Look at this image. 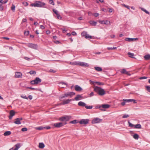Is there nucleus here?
<instances>
[{
  "label": "nucleus",
  "instance_id": "obj_1",
  "mask_svg": "<svg viewBox=\"0 0 150 150\" xmlns=\"http://www.w3.org/2000/svg\"><path fill=\"white\" fill-rule=\"evenodd\" d=\"M46 4L45 3L39 1H36L34 3H32L30 4L31 6H34L38 7H45Z\"/></svg>",
  "mask_w": 150,
  "mask_h": 150
},
{
  "label": "nucleus",
  "instance_id": "obj_2",
  "mask_svg": "<svg viewBox=\"0 0 150 150\" xmlns=\"http://www.w3.org/2000/svg\"><path fill=\"white\" fill-rule=\"evenodd\" d=\"M94 90L100 96H103L105 93V91L103 89L97 86L94 87Z\"/></svg>",
  "mask_w": 150,
  "mask_h": 150
},
{
  "label": "nucleus",
  "instance_id": "obj_3",
  "mask_svg": "<svg viewBox=\"0 0 150 150\" xmlns=\"http://www.w3.org/2000/svg\"><path fill=\"white\" fill-rule=\"evenodd\" d=\"M41 81V80L39 77H36L34 80H32L30 81V83L31 84L34 85L38 84Z\"/></svg>",
  "mask_w": 150,
  "mask_h": 150
},
{
  "label": "nucleus",
  "instance_id": "obj_4",
  "mask_svg": "<svg viewBox=\"0 0 150 150\" xmlns=\"http://www.w3.org/2000/svg\"><path fill=\"white\" fill-rule=\"evenodd\" d=\"M74 64L76 65H79L82 67H88L89 65L86 63L83 62H78L74 63Z\"/></svg>",
  "mask_w": 150,
  "mask_h": 150
},
{
  "label": "nucleus",
  "instance_id": "obj_5",
  "mask_svg": "<svg viewBox=\"0 0 150 150\" xmlns=\"http://www.w3.org/2000/svg\"><path fill=\"white\" fill-rule=\"evenodd\" d=\"M122 106L125 105V103L127 102H133L134 103H136L137 102H136V100L134 99H125L122 100Z\"/></svg>",
  "mask_w": 150,
  "mask_h": 150
},
{
  "label": "nucleus",
  "instance_id": "obj_6",
  "mask_svg": "<svg viewBox=\"0 0 150 150\" xmlns=\"http://www.w3.org/2000/svg\"><path fill=\"white\" fill-rule=\"evenodd\" d=\"M27 45L28 47L35 50L37 49L38 47L37 44L32 43H28L27 44Z\"/></svg>",
  "mask_w": 150,
  "mask_h": 150
},
{
  "label": "nucleus",
  "instance_id": "obj_7",
  "mask_svg": "<svg viewBox=\"0 0 150 150\" xmlns=\"http://www.w3.org/2000/svg\"><path fill=\"white\" fill-rule=\"evenodd\" d=\"M66 122H65V123H64L63 122H60L59 123H54V126L56 127L59 128L63 126L64 125H66Z\"/></svg>",
  "mask_w": 150,
  "mask_h": 150
},
{
  "label": "nucleus",
  "instance_id": "obj_8",
  "mask_svg": "<svg viewBox=\"0 0 150 150\" xmlns=\"http://www.w3.org/2000/svg\"><path fill=\"white\" fill-rule=\"evenodd\" d=\"M89 122V120L88 119H82L80 121H79L78 122L81 125L84 124L86 125Z\"/></svg>",
  "mask_w": 150,
  "mask_h": 150
},
{
  "label": "nucleus",
  "instance_id": "obj_9",
  "mask_svg": "<svg viewBox=\"0 0 150 150\" xmlns=\"http://www.w3.org/2000/svg\"><path fill=\"white\" fill-rule=\"evenodd\" d=\"M102 121V119L96 118L93 120L92 123L93 124L98 123L101 122Z\"/></svg>",
  "mask_w": 150,
  "mask_h": 150
},
{
  "label": "nucleus",
  "instance_id": "obj_10",
  "mask_svg": "<svg viewBox=\"0 0 150 150\" xmlns=\"http://www.w3.org/2000/svg\"><path fill=\"white\" fill-rule=\"evenodd\" d=\"M75 94V93L73 92H69L65 93V96H66L67 97L69 96L71 98Z\"/></svg>",
  "mask_w": 150,
  "mask_h": 150
},
{
  "label": "nucleus",
  "instance_id": "obj_11",
  "mask_svg": "<svg viewBox=\"0 0 150 150\" xmlns=\"http://www.w3.org/2000/svg\"><path fill=\"white\" fill-rule=\"evenodd\" d=\"M98 22L101 24H105L106 25H110V21H98Z\"/></svg>",
  "mask_w": 150,
  "mask_h": 150
},
{
  "label": "nucleus",
  "instance_id": "obj_12",
  "mask_svg": "<svg viewBox=\"0 0 150 150\" xmlns=\"http://www.w3.org/2000/svg\"><path fill=\"white\" fill-rule=\"evenodd\" d=\"M70 117L69 116L63 117L59 118V120L61 121H68L69 120Z\"/></svg>",
  "mask_w": 150,
  "mask_h": 150
},
{
  "label": "nucleus",
  "instance_id": "obj_13",
  "mask_svg": "<svg viewBox=\"0 0 150 150\" xmlns=\"http://www.w3.org/2000/svg\"><path fill=\"white\" fill-rule=\"evenodd\" d=\"M21 146L20 144L18 143L15 145V147L14 149H13V147H12L9 149V150H18Z\"/></svg>",
  "mask_w": 150,
  "mask_h": 150
},
{
  "label": "nucleus",
  "instance_id": "obj_14",
  "mask_svg": "<svg viewBox=\"0 0 150 150\" xmlns=\"http://www.w3.org/2000/svg\"><path fill=\"white\" fill-rule=\"evenodd\" d=\"M23 119L22 118H17L15 119V121L14 122V123L16 124H21V122L20 121L22 120Z\"/></svg>",
  "mask_w": 150,
  "mask_h": 150
},
{
  "label": "nucleus",
  "instance_id": "obj_15",
  "mask_svg": "<svg viewBox=\"0 0 150 150\" xmlns=\"http://www.w3.org/2000/svg\"><path fill=\"white\" fill-rule=\"evenodd\" d=\"M110 106V105L107 104H104L101 105L99 107V108H101L104 109H107L109 108Z\"/></svg>",
  "mask_w": 150,
  "mask_h": 150
},
{
  "label": "nucleus",
  "instance_id": "obj_16",
  "mask_svg": "<svg viewBox=\"0 0 150 150\" xmlns=\"http://www.w3.org/2000/svg\"><path fill=\"white\" fill-rule=\"evenodd\" d=\"M22 74L20 72H16L15 73V77L16 78H21Z\"/></svg>",
  "mask_w": 150,
  "mask_h": 150
},
{
  "label": "nucleus",
  "instance_id": "obj_17",
  "mask_svg": "<svg viewBox=\"0 0 150 150\" xmlns=\"http://www.w3.org/2000/svg\"><path fill=\"white\" fill-rule=\"evenodd\" d=\"M15 112L13 110H11L10 112V115L9 116V118L10 119H11L12 118L13 116L14 115Z\"/></svg>",
  "mask_w": 150,
  "mask_h": 150
},
{
  "label": "nucleus",
  "instance_id": "obj_18",
  "mask_svg": "<svg viewBox=\"0 0 150 150\" xmlns=\"http://www.w3.org/2000/svg\"><path fill=\"white\" fill-rule=\"evenodd\" d=\"M72 100H74L67 99L66 100H64L63 101L62 103L61 104L62 105H65L69 103Z\"/></svg>",
  "mask_w": 150,
  "mask_h": 150
},
{
  "label": "nucleus",
  "instance_id": "obj_19",
  "mask_svg": "<svg viewBox=\"0 0 150 150\" xmlns=\"http://www.w3.org/2000/svg\"><path fill=\"white\" fill-rule=\"evenodd\" d=\"M138 39V38H126L125 39V40L126 41H128L129 42H131Z\"/></svg>",
  "mask_w": 150,
  "mask_h": 150
},
{
  "label": "nucleus",
  "instance_id": "obj_20",
  "mask_svg": "<svg viewBox=\"0 0 150 150\" xmlns=\"http://www.w3.org/2000/svg\"><path fill=\"white\" fill-rule=\"evenodd\" d=\"M75 90L77 91H81L82 90V88L78 85H76L75 86Z\"/></svg>",
  "mask_w": 150,
  "mask_h": 150
},
{
  "label": "nucleus",
  "instance_id": "obj_21",
  "mask_svg": "<svg viewBox=\"0 0 150 150\" xmlns=\"http://www.w3.org/2000/svg\"><path fill=\"white\" fill-rule=\"evenodd\" d=\"M122 74H125L128 76L131 75V74L129 73V72L127 71L124 69H122Z\"/></svg>",
  "mask_w": 150,
  "mask_h": 150
},
{
  "label": "nucleus",
  "instance_id": "obj_22",
  "mask_svg": "<svg viewBox=\"0 0 150 150\" xmlns=\"http://www.w3.org/2000/svg\"><path fill=\"white\" fill-rule=\"evenodd\" d=\"M82 96L80 95H77L74 98V100H78L81 99Z\"/></svg>",
  "mask_w": 150,
  "mask_h": 150
},
{
  "label": "nucleus",
  "instance_id": "obj_23",
  "mask_svg": "<svg viewBox=\"0 0 150 150\" xmlns=\"http://www.w3.org/2000/svg\"><path fill=\"white\" fill-rule=\"evenodd\" d=\"M127 54L128 55L129 57L132 58L136 59L135 57H134V53H131L130 52H128L127 53Z\"/></svg>",
  "mask_w": 150,
  "mask_h": 150
},
{
  "label": "nucleus",
  "instance_id": "obj_24",
  "mask_svg": "<svg viewBox=\"0 0 150 150\" xmlns=\"http://www.w3.org/2000/svg\"><path fill=\"white\" fill-rule=\"evenodd\" d=\"M78 105L80 106L85 107L86 104L82 101H80L78 103Z\"/></svg>",
  "mask_w": 150,
  "mask_h": 150
},
{
  "label": "nucleus",
  "instance_id": "obj_25",
  "mask_svg": "<svg viewBox=\"0 0 150 150\" xmlns=\"http://www.w3.org/2000/svg\"><path fill=\"white\" fill-rule=\"evenodd\" d=\"M89 23L92 26H96L97 24L96 22L92 21H90Z\"/></svg>",
  "mask_w": 150,
  "mask_h": 150
},
{
  "label": "nucleus",
  "instance_id": "obj_26",
  "mask_svg": "<svg viewBox=\"0 0 150 150\" xmlns=\"http://www.w3.org/2000/svg\"><path fill=\"white\" fill-rule=\"evenodd\" d=\"M90 83H92L93 84H94V83H96L98 85H103L104 83L102 82H93L91 81V80H90Z\"/></svg>",
  "mask_w": 150,
  "mask_h": 150
},
{
  "label": "nucleus",
  "instance_id": "obj_27",
  "mask_svg": "<svg viewBox=\"0 0 150 150\" xmlns=\"http://www.w3.org/2000/svg\"><path fill=\"white\" fill-rule=\"evenodd\" d=\"M94 69L96 71H102V69L101 67H95Z\"/></svg>",
  "mask_w": 150,
  "mask_h": 150
},
{
  "label": "nucleus",
  "instance_id": "obj_28",
  "mask_svg": "<svg viewBox=\"0 0 150 150\" xmlns=\"http://www.w3.org/2000/svg\"><path fill=\"white\" fill-rule=\"evenodd\" d=\"M45 146V145L43 143H40L39 144V147L40 149L43 148Z\"/></svg>",
  "mask_w": 150,
  "mask_h": 150
},
{
  "label": "nucleus",
  "instance_id": "obj_29",
  "mask_svg": "<svg viewBox=\"0 0 150 150\" xmlns=\"http://www.w3.org/2000/svg\"><path fill=\"white\" fill-rule=\"evenodd\" d=\"M144 58L145 60H148L150 59V55L148 54L144 56Z\"/></svg>",
  "mask_w": 150,
  "mask_h": 150
},
{
  "label": "nucleus",
  "instance_id": "obj_30",
  "mask_svg": "<svg viewBox=\"0 0 150 150\" xmlns=\"http://www.w3.org/2000/svg\"><path fill=\"white\" fill-rule=\"evenodd\" d=\"M11 134V132L10 131H7L5 132L4 135L5 136H8L9 135Z\"/></svg>",
  "mask_w": 150,
  "mask_h": 150
},
{
  "label": "nucleus",
  "instance_id": "obj_31",
  "mask_svg": "<svg viewBox=\"0 0 150 150\" xmlns=\"http://www.w3.org/2000/svg\"><path fill=\"white\" fill-rule=\"evenodd\" d=\"M134 128L136 129H141V125L140 124H137L134 125Z\"/></svg>",
  "mask_w": 150,
  "mask_h": 150
},
{
  "label": "nucleus",
  "instance_id": "obj_32",
  "mask_svg": "<svg viewBox=\"0 0 150 150\" xmlns=\"http://www.w3.org/2000/svg\"><path fill=\"white\" fill-rule=\"evenodd\" d=\"M133 137L136 139H138L139 137L138 134H135L133 135Z\"/></svg>",
  "mask_w": 150,
  "mask_h": 150
},
{
  "label": "nucleus",
  "instance_id": "obj_33",
  "mask_svg": "<svg viewBox=\"0 0 150 150\" xmlns=\"http://www.w3.org/2000/svg\"><path fill=\"white\" fill-rule=\"evenodd\" d=\"M79 122H77V120H74L71 121L70 122V123L73 124H76L77 123H78Z\"/></svg>",
  "mask_w": 150,
  "mask_h": 150
},
{
  "label": "nucleus",
  "instance_id": "obj_34",
  "mask_svg": "<svg viewBox=\"0 0 150 150\" xmlns=\"http://www.w3.org/2000/svg\"><path fill=\"white\" fill-rule=\"evenodd\" d=\"M128 123L129 124V127H134V125L132 124L131 122H130L129 121H128Z\"/></svg>",
  "mask_w": 150,
  "mask_h": 150
},
{
  "label": "nucleus",
  "instance_id": "obj_35",
  "mask_svg": "<svg viewBox=\"0 0 150 150\" xmlns=\"http://www.w3.org/2000/svg\"><path fill=\"white\" fill-rule=\"evenodd\" d=\"M29 73L31 75L34 74H36V72L35 71L31 70L30 71Z\"/></svg>",
  "mask_w": 150,
  "mask_h": 150
},
{
  "label": "nucleus",
  "instance_id": "obj_36",
  "mask_svg": "<svg viewBox=\"0 0 150 150\" xmlns=\"http://www.w3.org/2000/svg\"><path fill=\"white\" fill-rule=\"evenodd\" d=\"M11 10L12 11H14L15 9V6L13 4H12V6L11 7Z\"/></svg>",
  "mask_w": 150,
  "mask_h": 150
},
{
  "label": "nucleus",
  "instance_id": "obj_37",
  "mask_svg": "<svg viewBox=\"0 0 150 150\" xmlns=\"http://www.w3.org/2000/svg\"><path fill=\"white\" fill-rule=\"evenodd\" d=\"M85 107V108L87 109H91L93 108V106H91V105L88 106V105H86Z\"/></svg>",
  "mask_w": 150,
  "mask_h": 150
},
{
  "label": "nucleus",
  "instance_id": "obj_38",
  "mask_svg": "<svg viewBox=\"0 0 150 150\" xmlns=\"http://www.w3.org/2000/svg\"><path fill=\"white\" fill-rule=\"evenodd\" d=\"M87 34V33L85 31L83 32L81 34V35L83 36L86 37V36Z\"/></svg>",
  "mask_w": 150,
  "mask_h": 150
},
{
  "label": "nucleus",
  "instance_id": "obj_39",
  "mask_svg": "<svg viewBox=\"0 0 150 150\" xmlns=\"http://www.w3.org/2000/svg\"><path fill=\"white\" fill-rule=\"evenodd\" d=\"M85 38H89L90 39H91V38H92V36H91L89 35L88 34H87L86 36V37H85Z\"/></svg>",
  "mask_w": 150,
  "mask_h": 150
},
{
  "label": "nucleus",
  "instance_id": "obj_40",
  "mask_svg": "<svg viewBox=\"0 0 150 150\" xmlns=\"http://www.w3.org/2000/svg\"><path fill=\"white\" fill-rule=\"evenodd\" d=\"M107 49L108 50H113L116 49V47H108Z\"/></svg>",
  "mask_w": 150,
  "mask_h": 150
},
{
  "label": "nucleus",
  "instance_id": "obj_41",
  "mask_svg": "<svg viewBox=\"0 0 150 150\" xmlns=\"http://www.w3.org/2000/svg\"><path fill=\"white\" fill-rule=\"evenodd\" d=\"M52 10L53 12L56 15L59 14V13L57 10L55 9H53Z\"/></svg>",
  "mask_w": 150,
  "mask_h": 150
},
{
  "label": "nucleus",
  "instance_id": "obj_42",
  "mask_svg": "<svg viewBox=\"0 0 150 150\" xmlns=\"http://www.w3.org/2000/svg\"><path fill=\"white\" fill-rule=\"evenodd\" d=\"M49 3L50 4H52L53 5H54L53 0H49Z\"/></svg>",
  "mask_w": 150,
  "mask_h": 150
},
{
  "label": "nucleus",
  "instance_id": "obj_43",
  "mask_svg": "<svg viewBox=\"0 0 150 150\" xmlns=\"http://www.w3.org/2000/svg\"><path fill=\"white\" fill-rule=\"evenodd\" d=\"M129 117V115L127 114H125L122 116L123 118H126Z\"/></svg>",
  "mask_w": 150,
  "mask_h": 150
},
{
  "label": "nucleus",
  "instance_id": "obj_44",
  "mask_svg": "<svg viewBox=\"0 0 150 150\" xmlns=\"http://www.w3.org/2000/svg\"><path fill=\"white\" fill-rule=\"evenodd\" d=\"M65 97H67L66 96H65V94L64 95H62L59 97V99L61 100V99L64 98Z\"/></svg>",
  "mask_w": 150,
  "mask_h": 150
},
{
  "label": "nucleus",
  "instance_id": "obj_45",
  "mask_svg": "<svg viewBox=\"0 0 150 150\" xmlns=\"http://www.w3.org/2000/svg\"><path fill=\"white\" fill-rule=\"evenodd\" d=\"M23 4L25 6H26L28 5V3L27 2H24L23 3Z\"/></svg>",
  "mask_w": 150,
  "mask_h": 150
},
{
  "label": "nucleus",
  "instance_id": "obj_46",
  "mask_svg": "<svg viewBox=\"0 0 150 150\" xmlns=\"http://www.w3.org/2000/svg\"><path fill=\"white\" fill-rule=\"evenodd\" d=\"M57 18L58 19H62V17L60 16V15L59 14V13L58 14H57Z\"/></svg>",
  "mask_w": 150,
  "mask_h": 150
},
{
  "label": "nucleus",
  "instance_id": "obj_47",
  "mask_svg": "<svg viewBox=\"0 0 150 150\" xmlns=\"http://www.w3.org/2000/svg\"><path fill=\"white\" fill-rule=\"evenodd\" d=\"M146 88L147 91L149 92H150V86H147L146 87Z\"/></svg>",
  "mask_w": 150,
  "mask_h": 150
},
{
  "label": "nucleus",
  "instance_id": "obj_48",
  "mask_svg": "<svg viewBox=\"0 0 150 150\" xmlns=\"http://www.w3.org/2000/svg\"><path fill=\"white\" fill-rule=\"evenodd\" d=\"M27 130V129L26 127L23 128L21 129V131L23 132L26 131Z\"/></svg>",
  "mask_w": 150,
  "mask_h": 150
},
{
  "label": "nucleus",
  "instance_id": "obj_49",
  "mask_svg": "<svg viewBox=\"0 0 150 150\" xmlns=\"http://www.w3.org/2000/svg\"><path fill=\"white\" fill-rule=\"evenodd\" d=\"M147 78V77L146 76H143V77H141L139 78V79L140 80H142L143 79H146Z\"/></svg>",
  "mask_w": 150,
  "mask_h": 150
},
{
  "label": "nucleus",
  "instance_id": "obj_50",
  "mask_svg": "<svg viewBox=\"0 0 150 150\" xmlns=\"http://www.w3.org/2000/svg\"><path fill=\"white\" fill-rule=\"evenodd\" d=\"M43 128H44V127L43 128L42 127H37L36 129L38 130H41Z\"/></svg>",
  "mask_w": 150,
  "mask_h": 150
},
{
  "label": "nucleus",
  "instance_id": "obj_51",
  "mask_svg": "<svg viewBox=\"0 0 150 150\" xmlns=\"http://www.w3.org/2000/svg\"><path fill=\"white\" fill-rule=\"evenodd\" d=\"M122 6H124V7H126V8H127L128 9H129V6H127V5H125V4H122Z\"/></svg>",
  "mask_w": 150,
  "mask_h": 150
},
{
  "label": "nucleus",
  "instance_id": "obj_52",
  "mask_svg": "<svg viewBox=\"0 0 150 150\" xmlns=\"http://www.w3.org/2000/svg\"><path fill=\"white\" fill-rule=\"evenodd\" d=\"M29 31H25L24 32V34L25 35H28L29 34Z\"/></svg>",
  "mask_w": 150,
  "mask_h": 150
},
{
  "label": "nucleus",
  "instance_id": "obj_53",
  "mask_svg": "<svg viewBox=\"0 0 150 150\" xmlns=\"http://www.w3.org/2000/svg\"><path fill=\"white\" fill-rule=\"evenodd\" d=\"M50 72H52V73H55L56 72V71L54 70H53L52 69H50Z\"/></svg>",
  "mask_w": 150,
  "mask_h": 150
},
{
  "label": "nucleus",
  "instance_id": "obj_54",
  "mask_svg": "<svg viewBox=\"0 0 150 150\" xmlns=\"http://www.w3.org/2000/svg\"><path fill=\"white\" fill-rule=\"evenodd\" d=\"M24 59L27 60L29 61L30 59L28 57H24Z\"/></svg>",
  "mask_w": 150,
  "mask_h": 150
},
{
  "label": "nucleus",
  "instance_id": "obj_55",
  "mask_svg": "<svg viewBox=\"0 0 150 150\" xmlns=\"http://www.w3.org/2000/svg\"><path fill=\"white\" fill-rule=\"evenodd\" d=\"M21 97L23 98L26 99H28V98L26 96H21Z\"/></svg>",
  "mask_w": 150,
  "mask_h": 150
},
{
  "label": "nucleus",
  "instance_id": "obj_56",
  "mask_svg": "<svg viewBox=\"0 0 150 150\" xmlns=\"http://www.w3.org/2000/svg\"><path fill=\"white\" fill-rule=\"evenodd\" d=\"M27 88H29V89H31L32 90H36L37 89H36V88H32V87H27Z\"/></svg>",
  "mask_w": 150,
  "mask_h": 150
},
{
  "label": "nucleus",
  "instance_id": "obj_57",
  "mask_svg": "<svg viewBox=\"0 0 150 150\" xmlns=\"http://www.w3.org/2000/svg\"><path fill=\"white\" fill-rule=\"evenodd\" d=\"M93 15L95 17H97L99 15L98 13H94Z\"/></svg>",
  "mask_w": 150,
  "mask_h": 150
},
{
  "label": "nucleus",
  "instance_id": "obj_58",
  "mask_svg": "<svg viewBox=\"0 0 150 150\" xmlns=\"http://www.w3.org/2000/svg\"><path fill=\"white\" fill-rule=\"evenodd\" d=\"M60 84H64L66 85H67V84L66 83H65L64 82H61L60 83Z\"/></svg>",
  "mask_w": 150,
  "mask_h": 150
},
{
  "label": "nucleus",
  "instance_id": "obj_59",
  "mask_svg": "<svg viewBox=\"0 0 150 150\" xmlns=\"http://www.w3.org/2000/svg\"><path fill=\"white\" fill-rule=\"evenodd\" d=\"M4 9L3 7L2 6H0V11H2Z\"/></svg>",
  "mask_w": 150,
  "mask_h": 150
},
{
  "label": "nucleus",
  "instance_id": "obj_60",
  "mask_svg": "<svg viewBox=\"0 0 150 150\" xmlns=\"http://www.w3.org/2000/svg\"><path fill=\"white\" fill-rule=\"evenodd\" d=\"M94 95V93L93 92H91L90 95H89V96L90 97H91L92 96H93Z\"/></svg>",
  "mask_w": 150,
  "mask_h": 150
},
{
  "label": "nucleus",
  "instance_id": "obj_61",
  "mask_svg": "<svg viewBox=\"0 0 150 150\" xmlns=\"http://www.w3.org/2000/svg\"><path fill=\"white\" fill-rule=\"evenodd\" d=\"M51 127L50 126H47L44 127V128L46 129H50Z\"/></svg>",
  "mask_w": 150,
  "mask_h": 150
},
{
  "label": "nucleus",
  "instance_id": "obj_62",
  "mask_svg": "<svg viewBox=\"0 0 150 150\" xmlns=\"http://www.w3.org/2000/svg\"><path fill=\"white\" fill-rule=\"evenodd\" d=\"M28 97L29 98V99L30 100H31L33 98L32 96L31 95H29L28 96Z\"/></svg>",
  "mask_w": 150,
  "mask_h": 150
},
{
  "label": "nucleus",
  "instance_id": "obj_63",
  "mask_svg": "<svg viewBox=\"0 0 150 150\" xmlns=\"http://www.w3.org/2000/svg\"><path fill=\"white\" fill-rule=\"evenodd\" d=\"M27 19L25 18H24L23 19V20H22V22H25L27 21Z\"/></svg>",
  "mask_w": 150,
  "mask_h": 150
},
{
  "label": "nucleus",
  "instance_id": "obj_64",
  "mask_svg": "<svg viewBox=\"0 0 150 150\" xmlns=\"http://www.w3.org/2000/svg\"><path fill=\"white\" fill-rule=\"evenodd\" d=\"M73 35H76V32H74V31H73V32L72 33H71Z\"/></svg>",
  "mask_w": 150,
  "mask_h": 150
}]
</instances>
